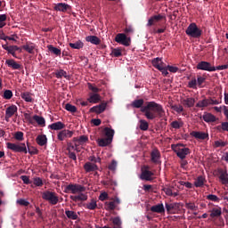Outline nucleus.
I'll return each mask as SVG.
<instances>
[{
  "mask_svg": "<svg viewBox=\"0 0 228 228\" xmlns=\"http://www.w3.org/2000/svg\"><path fill=\"white\" fill-rule=\"evenodd\" d=\"M145 101L143 99H136L131 102L133 109H140V111L143 113L144 117L148 120H153L157 118H162L165 117L166 112L163 106L155 102H147L143 106Z\"/></svg>",
  "mask_w": 228,
  "mask_h": 228,
  "instance_id": "obj_1",
  "label": "nucleus"
},
{
  "mask_svg": "<svg viewBox=\"0 0 228 228\" xmlns=\"http://www.w3.org/2000/svg\"><path fill=\"white\" fill-rule=\"evenodd\" d=\"M85 191H86V187L77 183H70L64 187V193L78 194L75 196H70V200L75 202L86 201L88 200V195L84 193Z\"/></svg>",
  "mask_w": 228,
  "mask_h": 228,
  "instance_id": "obj_2",
  "label": "nucleus"
},
{
  "mask_svg": "<svg viewBox=\"0 0 228 228\" xmlns=\"http://www.w3.org/2000/svg\"><path fill=\"white\" fill-rule=\"evenodd\" d=\"M126 33H134L133 27H126L125 33H118L115 41L125 46H129L131 45V37H127Z\"/></svg>",
  "mask_w": 228,
  "mask_h": 228,
  "instance_id": "obj_3",
  "label": "nucleus"
},
{
  "mask_svg": "<svg viewBox=\"0 0 228 228\" xmlns=\"http://www.w3.org/2000/svg\"><path fill=\"white\" fill-rule=\"evenodd\" d=\"M41 197L42 200L49 201V203L53 206L57 205L60 201V199L58 198V195L55 191H45L42 192Z\"/></svg>",
  "mask_w": 228,
  "mask_h": 228,
  "instance_id": "obj_4",
  "label": "nucleus"
},
{
  "mask_svg": "<svg viewBox=\"0 0 228 228\" xmlns=\"http://www.w3.org/2000/svg\"><path fill=\"white\" fill-rule=\"evenodd\" d=\"M6 147L8 150L13 151L14 153H28V150L24 142H20L19 144L13 142H7Z\"/></svg>",
  "mask_w": 228,
  "mask_h": 228,
  "instance_id": "obj_5",
  "label": "nucleus"
},
{
  "mask_svg": "<svg viewBox=\"0 0 228 228\" xmlns=\"http://www.w3.org/2000/svg\"><path fill=\"white\" fill-rule=\"evenodd\" d=\"M151 63H152L153 67L155 69H157L158 70H159L164 76L167 77L168 75L167 65L162 61L161 58H154L151 61Z\"/></svg>",
  "mask_w": 228,
  "mask_h": 228,
  "instance_id": "obj_6",
  "label": "nucleus"
},
{
  "mask_svg": "<svg viewBox=\"0 0 228 228\" xmlns=\"http://www.w3.org/2000/svg\"><path fill=\"white\" fill-rule=\"evenodd\" d=\"M185 33L191 37H201L202 30L199 28L196 22H191L189 24V27H187Z\"/></svg>",
  "mask_w": 228,
  "mask_h": 228,
  "instance_id": "obj_7",
  "label": "nucleus"
},
{
  "mask_svg": "<svg viewBox=\"0 0 228 228\" xmlns=\"http://www.w3.org/2000/svg\"><path fill=\"white\" fill-rule=\"evenodd\" d=\"M140 179L142 181H152L154 173L150 171V166H142Z\"/></svg>",
  "mask_w": 228,
  "mask_h": 228,
  "instance_id": "obj_8",
  "label": "nucleus"
},
{
  "mask_svg": "<svg viewBox=\"0 0 228 228\" xmlns=\"http://www.w3.org/2000/svg\"><path fill=\"white\" fill-rule=\"evenodd\" d=\"M175 147L176 149L175 150V152L180 159H185L186 156L190 155V148H178V147H184L183 144H177Z\"/></svg>",
  "mask_w": 228,
  "mask_h": 228,
  "instance_id": "obj_9",
  "label": "nucleus"
},
{
  "mask_svg": "<svg viewBox=\"0 0 228 228\" xmlns=\"http://www.w3.org/2000/svg\"><path fill=\"white\" fill-rule=\"evenodd\" d=\"M197 69L199 70H204V71H208V72H215L216 69L215 66H212L210 62L208 61H200L198 63L196 66Z\"/></svg>",
  "mask_w": 228,
  "mask_h": 228,
  "instance_id": "obj_10",
  "label": "nucleus"
},
{
  "mask_svg": "<svg viewBox=\"0 0 228 228\" xmlns=\"http://www.w3.org/2000/svg\"><path fill=\"white\" fill-rule=\"evenodd\" d=\"M19 109L17 108L16 105H11L6 108L5 110V115H4V119L6 122L10 121V118H12L15 114H17V111Z\"/></svg>",
  "mask_w": 228,
  "mask_h": 228,
  "instance_id": "obj_11",
  "label": "nucleus"
},
{
  "mask_svg": "<svg viewBox=\"0 0 228 228\" xmlns=\"http://www.w3.org/2000/svg\"><path fill=\"white\" fill-rule=\"evenodd\" d=\"M161 20H167V15H163L161 13H159L158 15H151V17L148 20L147 26H153Z\"/></svg>",
  "mask_w": 228,
  "mask_h": 228,
  "instance_id": "obj_12",
  "label": "nucleus"
},
{
  "mask_svg": "<svg viewBox=\"0 0 228 228\" xmlns=\"http://www.w3.org/2000/svg\"><path fill=\"white\" fill-rule=\"evenodd\" d=\"M107 107V103L106 102H102L99 105L94 106L92 108H90L89 112L90 113H95V114H102V112L105 111Z\"/></svg>",
  "mask_w": 228,
  "mask_h": 228,
  "instance_id": "obj_13",
  "label": "nucleus"
},
{
  "mask_svg": "<svg viewBox=\"0 0 228 228\" xmlns=\"http://www.w3.org/2000/svg\"><path fill=\"white\" fill-rule=\"evenodd\" d=\"M71 6L70 4H66L65 2H59L55 4L54 11H61L62 12H66L67 11H70Z\"/></svg>",
  "mask_w": 228,
  "mask_h": 228,
  "instance_id": "obj_14",
  "label": "nucleus"
},
{
  "mask_svg": "<svg viewBox=\"0 0 228 228\" xmlns=\"http://www.w3.org/2000/svg\"><path fill=\"white\" fill-rule=\"evenodd\" d=\"M178 208H179L178 203L166 202V211H167V214L175 215L176 214Z\"/></svg>",
  "mask_w": 228,
  "mask_h": 228,
  "instance_id": "obj_15",
  "label": "nucleus"
},
{
  "mask_svg": "<svg viewBox=\"0 0 228 228\" xmlns=\"http://www.w3.org/2000/svg\"><path fill=\"white\" fill-rule=\"evenodd\" d=\"M83 167L86 173H90V172H94L99 170V167L97 166V164L92 163V162H86Z\"/></svg>",
  "mask_w": 228,
  "mask_h": 228,
  "instance_id": "obj_16",
  "label": "nucleus"
},
{
  "mask_svg": "<svg viewBox=\"0 0 228 228\" xmlns=\"http://www.w3.org/2000/svg\"><path fill=\"white\" fill-rule=\"evenodd\" d=\"M73 132L69 130H62L58 133L57 138L59 141H63L66 138H70L73 135Z\"/></svg>",
  "mask_w": 228,
  "mask_h": 228,
  "instance_id": "obj_17",
  "label": "nucleus"
},
{
  "mask_svg": "<svg viewBox=\"0 0 228 228\" xmlns=\"http://www.w3.org/2000/svg\"><path fill=\"white\" fill-rule=\"evenodd\" d=\"M218 178L221 183L228 184V172L223 169L218 170Z\"/></svg>",
  "mask_w": 228,
  "mask_h": 228,
  "instance_id": "obj_18",
  "label": "nucleus"
},
{
  "mask_svg": "<svg viewBox=\"0 0 228 228\" xmlns=\"http://www.w3.org/2000/svg\"><path fill=\"white\" fill-rule=\"evenodd\" d=\"M222 208L217 206L216 208H212L210 210V217L212 219L220 217L222 216Z\"/></svg>",
  "mask_w": 228,
  "mask_h": 228,
  "instance_id": "obj_19",
  "label": "nucleus"
},
{
  "mask_svg": "<svg viewBox=\"0 0 228 228\" xmlns=\"http://www.w3.org/2000/svg\"><path fill=\"white\" fill-rule=\"evenodd\" d=\"M151 162L159 164V160L161 158V154L158 149H154L151 153Z\"/></svg>",
  "mask_w": 228,
  "mask_h": 228,
  "instance_id": "obj_20",
  "label": "nucleus"
},
{
  "mask_svg": "<svg viewBox=\"0 0 228 228\" xmlns=\"http://www.w3.org/2000/svg\"><path fill=\"white\" fill-rule=\"evenodd\" d=\"M5 63L7 64V66L9 68H12L14 70H20L21 69V65L17 63V61H15L12 59H8L5 61Z\"/></svg>",
  "mask_w": 228,
  "mask_h": 228,
  "instance_id": "obj_21",
  "label": "nucleus"
},
{
  "mask_svg": "<svg viewBox=\"0 0 228 228\" xmlns=\"http://www.w3.org/2000/svg\"><path fill=\"white\" fill-rule=\"evenodd\" d=\"M48 128L54 131H60L65 128L64 123H61V121H56V123H52L48 126Z\"/></svg>",
  "mask_w": 228,
  "mask_h": 228,
  "instance_id": "obj_22",
  "label": "nucleus"
},
{
  "mask_svg": "<svg viewBox=\"0 0 228 228\" xmlns=\"http://www.w3.org/2000/svg\"><path fill=\"white\" fill-rule=\"evenodd\" d=\"M151 211L153 212V213H158V214L165 213L164 204L160 203V204L151 206Z\"/></svg>",
  "mask_w": 228,
  "mask_h": 228,
  "instance_id": "obj_23",
  "label": "nucleus"
},
{
  "mask_svg": "<svg viewBox=\"0 0 228 228\" xmlns=\"http://www.w3.org/2000/svg\"><path fill=\"white\" fill-rule=\"evenodd\" d=\"M47 136L45 134L37 135L36 138V142L39 144L40 147H44L45 145H47Z\"/></svg>",
  "mask_w": 228,
  "mask_h": 228,
  "instance_id": "obj_24",
  "label": "nucleus"
},
{
  "mask_svg": "<svg viewBox=\"0 0 228 228\" xmlns=\"http://www.w3.org/2000/svg\"><path fill=\"white\" fill-rule=\"evenodd\" d=\"M191 135L199 140H205L209 137L208 134H206L203 132H196V131L191 132Z\"/></svg>",
  "mask_w": 228,
  "mask_h": 228,
  "instance_id": "obj_25",
  "label": "nucleus"
},
{
  "mask_svg": "<svg viewBox=\"0 0 228 228\" xmlns=\"http://www.w3.org/2000/svg\"><path fill=\"white\" fill-rule=\"evenodd\" d=\"M54 76L56 78L58 79H61V77H64L66 79H68L69 77L68 76L67 72L64 70V69H56L54 72H53Z\"/></svg>",
  "mask_w": 228,
  "mask_h": 228,
  "instance_id": "obj_26",
  "label": "nucleus"
},
{
  "mask_svg": "<svg viewBox=\"0 0 228 228\" xmlns=\"http://www.w3.org/2000/svg\"><path fill=\"white\" fill-rule=\"evenodd\" d=\"M33 122L37 123L41 127L45 126V118L39 115H34L33 116Z\"/></svg>",
  "mask_w": 228,
  "mask_h": 228,
  "instance_id": "obj_27",
  "label": "nucleus"
},
{
  "mask_svg": "<svg viewBox=\"0 0 228 228\" xmlns=\"http://www.w3.org/2000/svg\"><path fill=\"white\" fill-rule=\"evenodd\" d=\"M203 119L207 123H213L217 120L216 117L213 115L212 113H205L203 115Z\"/></svg>",
  "mask_w": 228,
  "mask_h": 228,
  "instance_id": "obj_28",
  "label": "nucleus"
},
{
  "mask_svg": "<svg viewBox=\"0 0 228 228\" xmlns=\"http://www.w3.org/2000/svg\"><path fill=\"white\" fill-rule=\"evenodd\" d=\"M86 42H91L92 45H101V39L98 36H86Z\"/></svg>",
  "mask_w": 228,
  "mask_h": 228,
  "instance_id": "obj_29",
  "label": "nucleus"
},
{
  "mask_svg": "<svg viewBox=\"0 0 228 228\" xmlns=\"http://www.w3.org/2000/svg\"><path fill=\"white\" fill-rule=\"evenodd\" d=\"M88 102L97 104L101 102V95L99 94H94L87 99Z\"/></svg>",
  "mask_w": 228,
  "mask_h": 228,
  "instance_id": "obj_30",
  "label": "nucleus"
},
{
  "mask_svg": "<svg viewBox=\"0 0 228 228\" xmlns=\"http://www.w3.org/2000/svg\"><path fill=\"white\" fill-rule=\"evenodd\" d=\"M97 142L99 147H107L108 145H110L112 141H110V139L108 138H99L97 140Z\"/></svg>",
  "mask_w": 228,
  "mask_h": 228,
  "instance_id": "obj_31",
  "label": "nucleus"
},
{
  "mask_svg": "<svg viewBox=\"0 0 228 228\" xmlns=\"http://www.w3.org/2000/svg\"><path fill=\"white\" fill-rule=\"evenodd\" d=\"M22 49L28 51V53H34L36 50V45H34L33 42H29L27 45H23Z\"/></svg>",
  "mask_w": 228,
  "mask_h": 228,
  "instance_id": "obj_32",
  "label": "nucleus"
},
{
  "mask_svg": "<svg viewBox=\"0 0 228 228\" xmlns=\"http://www.w3.org/2000/svg\"><path fill=\"white\" fill-rule=\"evenodd\" d=\"M69 46H71V49H83L85 44L82 40H77V42H69Z\"/></svg>",
  "mask_w": 228,
  "mask_h": 228,
  "instance_id": "obj_33",
  "label": "nucleus"
},
{
  "mask_svg": "<svg viewBox=\"0 0 228 228\" xmlns=\"http://www.w3.org/2000/svg\"><path fill=\"white\" fill-rule=\"evenodd\" d=\"M206 182H207L206 178L202 175H200L197 177V179H195L194 185L196 187H202Z\"/></svg>",
  "mask_w": 228,
  "mask_h": 228,
  "instance_id": "obj_34",
  "label": "nucleus"
},
{
  "mask_svg": "<svg viewBox=\"0 0 228 228\" xmlns=\"http://www.w3.org/2000/svg\"><path fill=\"white\" fill-rule=\"evenodd\" d=\"M103 132H104V134H105L106 138L110 139V141L112 142L115 131L113 129L109 128V127H105Z\"/></svg>",
  "mask_w": 228,
  "mask_h": 228,
  "instance_id": "obj_35",
  "label": "nucleus"
},
{
  "mask_svg": "<svg viewBox=\"0 0 228 228\" xmlns=\"http://www.w3.org/2000/svg\"><path fill=\"white\" fill-rule=\"evenodd\" d=\"M195 104V100L193 98H187L183 100V105L186 108H192Z\"/></svg>",
  "mask_w": 228,
  "mask_h": 228,
  "instance_id": "obj_36",
  "label": "nucleus"
},
{
  "mask_svg": "<svg viewBox=\"0 0 228 228\" xmlns=\"http://www.w3.org/2000/svg\"><path fill=\"white\" fill-rule=\"evenodd\" d=\"M65 215L67 216V217L69 219H71V220H77L78 219V216L73 210H65Z\"/></svg>",
  "mask_w": 228,
  "mask_h": 228,
  "instance_id": "obj_37",
  "label": "nucleus"
},
{
  "mask_svg": "<svg viewBox=\"0 0 228 228\" xmlns=\"http://www.w3.org/2000/svg\"><path fill=\"white\" fill-rule=\"evenodd\" d=\"M47 48L51 53H54L55 55H61V49H58V46H53V45H48Z\"/></svg>",
  "mask_w": 228,
  "mask_h": 228,
  "instance_id": "obj_38",
  "label": "nucleus"
},
{
  "mask_svg": "<svg viewBox=\"0 0 228 228\" xmlns=\"http://www.w3.org/2000/svg\"><path fill=\"white\" fill-rule=\"evenodd\" d=\"M86 208L89 210H95L98 208L97 201L95 200H91L89 203H86Z\"/></svg>",
  "mask_w": 228,
  "mask_h": 228,
  "instance_id": "obj_39",
  "label": "nucleus"
},
{
  "mask_svg": "<svg viewBox=\"0 0 228 228\" xmlns=\"http://www.w3.org/2000/svg\"><path fill=\"white\" fill-rule=\"evenodd\" d=\"M219 132H228V121H224L221 125L216 126Z\"/></svg>",
  "mask_w": 228,
  "mask_h": 228,
  "instance_id": "obj_40",
  "label": "nucleus"
},
{
  "mask_svg": "<svg viewBox=\"0 0 228 228\" xmlns=\"http://www.w3.org/2000/svg\"><path fill=\"white\" fill-rule=\"evenodd\" d=\"M209 106V101L208 99H204L202 101H200L197 104H196V108H200V109H203V108H207Z\"/></svg>",
  "mask_w": 228,
  "mask_h": 228,
  "instance_id": "obj_41",
  "label": "nucleus"
},
{
  "mask_svg": "<svg viewBox=\"0 0 228 228\" xmlns=\"http://www.w3.org/2000/svg\"><path fill=\"white\" fill-rule=\"evenodd\" d=\"M139 123H140V125H139L140 130H142V131H147L148 130L149 123H147V120L140 119Z\"/></svg>",
  "mask_w": 228,
  "mask_h": 228,
  "instance_id": "obj_42",
  "label": "nucleus"
},
{
  "mask_svg": "<svg viewBox=\"0 0 228 228\" xmlns=\"http://www.w3.org/2000/svg\"><path fill=\"white\" fill-rule=\"evenodd\" d=\"M21 98L26 101V102H32L33 99L28 92L21 93Z\"/></svg>",
  "mask_w": 228,
  "mask_h": 228,
  "instance_id": "obj_43",
  "label": "nucleus"
},
{
  "mask_svg": "<svg viewBox=\"0 0 228 228\" xmlns=\"http://www.w3.org/2000/svg\"><path fill=\"white\" fill-rule=\"evenodd\" d=\"M65 110H66L67 111L70 112V113H77V107L74 106V105H72V104H70V103H67V104L65 105Z\"/></svg>",
  "mask_w": 228,
  "mask_h": 228,
  "instance_id": "obj_44",
  "label": "nucleus"
},
{
  "mask_svg": "<svg viewBox=\"0 0 228 228\" xmlns=\"http://www.w3.org/2000/svg\"><path fill=\"white\" fill-rule=\"evenodd\" d=\"M185 208L187 209H190L191 211H197L198 210V206L195 205L193 202H185Z\"/></svg>",
  "mask_w": 228,
  "mask_h": 228,
  "instance_id": "obj_45",
  "label": "nucleus"
},
{
  "mask_svg": "<svg viewBox=\"0 0 228 228\" xmlns=\"http://www.w3.org/2000/svg\"><path fill=\"white\" fill-rule=\"evenodd\" d=\"M171 110L175 111L178 114L183 112V110H184V109L182 105H172Z\"/></svg>",
  "mask_w": 228,
  "mask_h": 228,
  "instance_id": "obj_46",
  "label": "nucleus"
},
{
  "mask_svg": "<svg viewBox=\"0 0 228 228\" xmlns=\"http://www.w3.org/2000/svg\"><path fill=\"white\" fill-rule=\"evenodd\" d=\"M171 126L174 129H180L181 127L183 126V123H180V121H178V120H174L171 123Z\"/></svg>",
  "mask_w": 228,
  "mask_h": 228,
  "instance_id": "obj_47",
  "label": "nucleus"
},
{
  "mask_svg": "<svg viewBox=\"0 0 228 228\" xmlns=\"http://www.w3.org/2000/svg\"><path fill=\"white\" fill-rule=\"evenodd\" d=\"M13 97V93L11 90H5L3 94V98L10 100Z\"/></svg>",
  "mask_w": 228,
  "mask_h": 228,
  "instance_id": "obj_48",
  "label": "nucleus"
},
{
  "mask_svg": "<svg viewBox=\"0 0 228 228\" xmlns=\"http://www.w3.org/2000/svg\"><path fill=\"white\" fill-rule=\"evenodd\" d=\"M207 200H210L212 202H220V198H218L215 194H208V195H207Z\"/></svg>",
  "mask_w": 228,
  "mask_h": 228,
  "instance_id": "obj_49",
  "label": "nucleus"
},
{
  "mask_svg": "<svg viewBox=\"0 0 228 228\" xmlns=\"http://www.w3.org/2000/svg\"><path fill=\"white\" fill-rule=\"evenodd\" d=\"M102 183L106 186V187H111L113 185H116V182H114L113 180L111 179H107V180H104L102 182Z\"/></svg>",
  "mask_w": 228,
  "mask_h": 228,
  "instance_id": "obj_50",
  "label": "nucleus"
},
{
  "mask_svg": "<svg viewBox=\"0 0 228 228\" xmlns=\"http://www.w3.org/2000/svg\"><path fill=\"white\" fill-rule=\"evenodd\" d=\"M88 141H89L88 136H86V135H80V137H78V145H84Z\"/></svg>",
  "mask_w": 228,
  "mask_h": 228,
  "instance_id": "obj_51",
  "label": "nucleus"
},
{
  "mask_svg": "<svg viewBox=\"0 0 228 228\" xmlns=\"http://www.w3.org/2000/svg\"><path fill=\"white\" fill-rule=\"evenodd\" d=\"M7 20V15L5 13L0 15V28L5 26V21Z\"/></svg>",
  "mask_w": 228,
  "mask_h": 228,
  "instance_id": "obj_52",
  "label": "nucleus"
},
{
  "mask_svg": "<svg viewBox=\"0 0 228 228\" xmlns=\"http://www.w3.org/2000/svg\"><path fill=\"white\" fill-rule=\"evenodd\" d=\"M33 183L37 187H42L44 185V182L40 177H35Z\"/></svg>",
  "mask_w": 228,
  "mask_h": 228,
  "instance_id": "obj_53",
  "label": "nucleus"
},
{
  "mask_svg": "<svg viewBox=\"0 0 228 228\" xmlns=\"http://www.w3.org/2000/svg\"><path fill=\"white\" fill-rule=\"evenodd\" d=\"M24 117H25V119L30 124V125H35V121H34V118L33 117L30 116L29 113H27L25 112L24 113Z\"/></svg>",
  "mask_w": 228,
  "mask_h": 228,
  "instance_id": "obj_54",
  "label": "nucleus"
},
{
  "mask_svg": "<svg viewBox=\"0 0 228 228\" xmlns=\"http://www.w3.org/2000/svg\"><path fill=\"white\" fill-rule=\"evenodd\" d=\"M106 209L107 210H114L116 208L115 202L114 201H110V202H106L105 204Z\"/></svg>",
  "mask_w": 228,
  "mask_h": 228,
  "instance_id": "obj_55",
  "label": "nucleus"
},
{
  "mask_svg": "<svg viewBox=\"0 0 228 228\" xmlns=\"http://www.w3.org/2000/svg\"><path fill=\"white\" fill-rule=\"evenodd\" d=\"M19 49L17 45H10L8 46V53H12V55L15 56V51Z\"/></svg>",
  "mask_w": 228,
  "mask_h": 228,
  "instance_id": "obj_56",
  "label": "nucleus"
},
{
  "mask_svg": "<svg viewBox=\"0 0 228 228\" xmlns=\"http://www.w3.org/2000/svg\"><path fill=\"white\" fill-rule=\"evenodd\" d=\"M111 55H114L115 58H119L122 55L121 49H112Z\"/></svg>",
  "mask_w": 228,
  "mask_h": 228,
  "instance_id": "obj_57",
  "label": "nucleus"
},
{
  "mask_svg": "<svg viewBox=\"0 0 228 228\" xmlns=\"http://www.w3.org/2000/svg\"><path fill=\"white\" fill-rule=\"evenodd\" d=\"M167 70L170 73H177L180 70V69L176 66L167 65Z\"/></svg>",
  "mask_w": 228,
  "mask_h": 228,
  "instance_id": "obj_58",
  "label": "nucleus"
},
{
  "mask_svg": "<svg viewBox=\"0 0 228 228\" xmlns=\"http://www.w3.org/2000/svg\"><path fill=\"white\" fill-rule=\"evenodd\" d=\"M197 81V84L199 86L200 88H202L203 87V84L204 82L206 81V78H204V77H201V76H198V79L196 80Z\"/></svg>",
  "mask_w": 228,
  "mask_h": 228,
  "instance_id": "obj_59",
  "label": "nucleus"
},
{
  "mask_svg": "<svg viewBox=\"0 0 228 228\" xmlns=\"http://www.w3.org/2000/svg\"><path fill=\"white\" fill-rule=\"evenodd\" d=\"M88 89L91 90L92 92H94V94H97L101 91V89H99L98 87L93 86V84L88 83L87 84Z\"/></svg>",
  "mask_w": 228,
  "mask_h": 228,
  "instance_id": "obj_60",
  "label": "nucleus"
},
{
  "mask_svg": "<svg viewBox=\"0 0 228 228\" xmlns=\"http://www.w3.org/2000/svg\"><path fill=\"white\" fill-rule=\"evenodd\" d=\"M188 86L192 89H197V80L196 78H192V80H190Z\"/></svg>",
  "mask_w": 228,
  "mask_h": 228,
  "instance_id": "obj_61",
  "label": "nucleus"
},
{
  "mask_svg": "<svg viewBox=\"0 0 228 228\" xmlns=\"http://www.w3.org/2000/svg\"><path fill=\"white\" fill-rule=\"evenodd\" d=\"M117 166H118V162H117L115 159H113V160L111 161V163L110 164V166H109L108 168H109L110 170H111V171H114V170H116Z\"/></svg>",
  "mask_w": 228,
  "mask_h": 228,
  "instance_id": "obj_62",
  "label": "nucleus"
},
{
  "mask_svg": "<svg viewBox=\"0 0 228 228\" xmlns=\"http://www.w3.org/2000/svg\"><path fill=\"white\" fill-rule=\"evenodd\" d=\"M23 135H24V134L22 132H17L14 134V138L18 141H22L23 140Z\"/></svg>",
  "mask_w": 228,
  "mask_h": 228,
  "instance_id": "obj_63",
  "label": "nucleus"
},
{
  "mask_svg": "<svg viewBox=\"0 0 228 228\" xmlns=\"http://www.w3.org/2000/svg\"><path fill=\"white\" fill-rule=\"evenodd\" d=\"M20 179L23 181V183H24L25 184H29V183H31V182H30V180H29V177L27 176V175H22V176H20Z\"/></svg>",
  "mask_w": 228,
  "mask_h": 228,
  "instance_id": "obj_64",
  "label": "nucleus"
}]
</instances>
